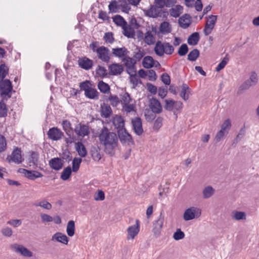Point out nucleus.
Returning a JSON list of instances; mask_svg holds the SVG:
<instances>
[{
  "label": "nucleus",
  "instance_id": "nucleus-1",
  "mask_svg": "<svg viewBox=\"0 0 259 259\" xmlns=\"http://www.w3.org/2000/svg\"><path fill=\"white\" fill-rule=\"evenodd\" d=\"M98 138L105 152L110 156L114 155L118 145L117 135L111 132L107 127L104 126L99 133Z\"/></svg>",
  "mask_w": 259,
  "mask_h": 259
},
{
  "label": "nucleus",
  "instance_id": "nucleus-2",
  "mask_svg": "<svg viewBox=\"0 0 259 259\" xmlns=\"http://www.w3.org/2000/svg\"><path fill=\"white\" fill-rule=\"evenodd\" d=\"M120 103L122 111L126 113L135 111V102L128 93L125 92L120 95Z\"/></svg>",
  "mask_w": 259,
  "mask_h": 259
},
{
  "label": "nucleus",
  "instance_id": "nucleus-3",
  "mask_svg": "<svg viewBox=\"0 0 259 259\" xmlns=\"http://www.w3.org/2000/svg\"><path fill=\"white\" fill-rule=\"evenodd\" d=\"M174 50V47L169 42H162L161 41H157L154 47L155 54L159 57L163 56L164 54L171 55Z\"/></svg>",
  "mask_w": 259,
  "mask_h": 259
},
{
  "label": "nucleus",
  "instance_id": "nucleus-4",
  "mask_svg": "<svg viewBox=\"0 0 259 259\" xmlns=\"http://www.w3.org/2000/svg\"><path fill=\"white\" fill-rule=\"evenodd\" d=\"M79 87L84 91L85 96L90 99L97 100L99 98V92L91 87L89 81L86 80L80 83Z\"/></svg>",
  "mask_w": 259,
  "mask_h": 259
},
{
  "label": "nucleus",
  "instance_id": "nucleus-5",
  "mask_svg": "<svg viewBox=\"0 0 259 259\" xmlns=\"http://www.w3.org/2000/svg\"><path fill=\"white\" fill-rule=\"evenodd\" d=\"M164 108L168 111H179L182 108L183 103L181 101H175L172 99H165L164 100Z\"/></svg>",
  "mask_w": 259,
  "mask_h": 259
},
{
  "label": "nucleus",
  "instance_id": "nucleus-6",
  "mask_svg": "<svg viewBox=\"0 0 259 259\" xmlns=\"http://www.w3.org/2000/svg\"><path fill=\"white\" fill-rule=\"evenodd\" d=\"M201 214V210L195 207H191L185 210L183 218L188 221L199 217Z\"/></svg>",
  "mask_w": 259,
  "mask_h": 259
},
{
  "label": "nucleus",
  "instance_id": "nucleus-7",
  "mask_svg": "<svg viewBox=\"0 0 259 259\" xmlns=\"http://www.w3.org/2000/svg\"><path fill=\"white\" fill-rule=\"evenodd\" d=\"M18 172L23 174L26 178L31 180H34L37 178H41L43 176L39 171L36 170H29L22 168H19Z\"/></svg>",
  "mask_w": 259,
  "mask_h": 259
},
{
  "label": "nucleus",
  "instance_id": "nucleus-8",
  "mask_svg": "<svg viewBox=\"0 0 259 259\" xmlns=\"http://www.w3.org/2000/svg\"><path fill=\"white\" fill-rule=\"evenodd\" d=\"M11 248L16 253H20L25 257H30L32 256L31 251L22 245L17 243L13 244L11 245Z\"/></svg>",
  "mask_w": 259,
  "mask_h": 259
},
{
  "label": "nucleus",
  "instance_id": "nucleus-9",
  "mask_svg": "<svg viewBox=\"0 0 259 259\" xmlns=\"http://www.w3.org/2000/svg\"><path fill=\"white\" fill-rule=\"evenodd\" d=\"M217 20V16L215 15H210L208 17L206 23L205 24L203 32L205 35L207 36L211 33L213 29Z\"/></svg>",
  "mask_w": 259,
  "mask_h": 259
},
{
  "label": "nucleus",
  "instance_id": "nucleus-10",
  "mask_svg": "<svg viewBox=\"0 0 259 259\" xmlns=\"http://www.w3.org/2000/svg\"><path fill=\"white\" fill-rule=\"evenodd\" d=\"M140 223L138 220H136V224L130 226L127 229V240H133L138 235L140 231Z\"/></svg>",
  "mask_w": 259,
  "mask_h": 259
},
{
  "label": "nucleus",
  "instance_id": "nucleus-11",
  "mask_svg": "<svg viewBox=\"0 0 259 259\" xmlns=\"http://www.w3.org/2000/svg\"><path fill=\"white\" fill-rule=\"evenodd\" d=\"M48 138L53 141H58L62 138L63 133L58 128L53 127L50 128L47 133Z\"/></svg>",
  "mask_w": 259,
  "mask_h": 259
},
{
  "label": "nucleus",
  "instance_id": "nucleus-12",
  "mask_svg": "<svg viewBox=\"0 0 259 259\" xmlns=\"http://www.w3.org/2000/svg\"><path fill=\"white\" fill-rule=\"evenodd\" d=\"M149 107L154 114H160L162 111V107L160 102L155 98H152L149 100Z\"/></svg>",
  "mask_w": 259,
  "mask_h": 259
},
{
  "label": "nucleus",
  "instance_id": "nucleus-13",
  "mask_svg": "<svg viewBox=\"0 0 259 259\" xmlns=\"http://www.w3.org/2000/svg\"><path fill=\"white\" fill-rule=\"evenodd\" d=\"M12 90V83L9 79L0 81V90L2 96H8Z\"/></svg>",
  "mask_w": 259,
  "mask_h": 259
},
{
  "label": "nucleus",
  "instance_id": "nucleus-14",
  "mask_svg": "<svg viewBox=\"0 0 259 259\" xmlns=\"http://www.w3.org/2000/svg\"><path fill=\"white\" fill-rule=\"evenodd\" d=\"M97 53L98 58L102 61L105 62H108L109 61V50L107 48L104 46L99 47Z\"/></svg>",
  "mask_w": 259,
  "mask_h": 259
},
{
  "label": "nucleus",
  "instance_id": "nucleus-15",
  "mask_svg": "<svg viewBox=\"0 0 259 259\" xmlns=\"http://www.w3.org/2000/svg\"><path fill=\"white\" fill-rule=\"evenodd\" d=\"M74 131L78 136L81 137L88 136L90 134L89 127L81 123H79L75 126Z\"/></svg>",
  "mask_w": 259,
  "mask_h": 259
},
{
  "label": "nucleus",
  "instance_id": "nucleus-16",
  "mask_svg": "<svg viewBox=\"0 0 259 259\" xmlns=\"http://www.w3.org/2000/svg\"><path fill=\"white\" fill-rule=\"evenodd\" d=\"M144 12L146 16L154 18L161 17L162 14L161 9L154 5L151 6L149 9Z\"/></svg>",
  "mask_w": 259,
  "mask_h": 259
},
{
  "label": "nucleus",
  "instance_id": "nucleus-17",
  "mask_svg": "<svg viewBox=\"0 0 259 259\" xmlns=\"http://www.w3.org/2000/svg\"><path fill=\"white\" fill-rule=\"evenodd\" d=\"M9 162L13 161L17 164L21 163L23 161L20 149L16 148L12 152L11 155L7 157Z\"/></svg>",
  "mask_w": 259,
  "mask_h": 259
},
{
  "label": "nucleus",
  "instance_id": "nucleus-18",
  "mask_svg": "<svg viewBox=\"0 0 259 259\" xmlns=\"http://www.w3.org/2000/svg\"><path fill=\"white\" fill-rule=\"evenodd\" d=\"M117 132L118 137L122 143L130 144V143H133L132 136L127 133L125 128L119 130Z\"/></svg>",
  "mask_w": 259,
  "mask_h": 259
},
{
  "label": "nucleus",
  "instance_id": "nucleus-19",
  "mask_svg": "<svg viewBox=\"0 0 259 259\" xmlns=\"http://www.w3.org/2000/svg\"><path fill=\"white\" fill-rule=\"evenodd\" d=\"M132 124L135 133L138 136L141 135L143 133V129L141 118L136 117L133 119Z\"/></svg>",
  "mask_w": 259,
  "mask_h": 259
},
{
  "label": "nucleus",
  "instance_id": "nucleus-20",
  "mask_svg": "<svg viewBox=\"0 0 259 259\" xmlns=\"http://www.w3.org/2000/svg\"><path fill=\"white\" fill-rule=\"evenodd\" d=\"M112 55L116 57H117L122 60V59L125 58L128 54L129 51L127 49L123 47L122 48H116L112 49Z\"/></svg>",
  "mask_w": 259,
  "mask_h": 259
},
{
  "label": "nucleus",
  "instance_id": "nucleus-21",
  "mask_svg": "<svg viewBox=\"0 0 259 259\" xmlns=\"http://www.w3.org/2000/svg\"><path fill=\"white\" fill-rule=\"evenodd\" d=\"M78 64L81 68L88 70L92 68L93 61L86 57H83L78 59Z\"/></svg>",
  "mask_w": 259,
  "mask_h": 259
},
{
  "label": "nucleus",
  "instance_id": "nucleus-22",
  "mask_svg": "<svg viewBox=\"0 0 259 259\" xmlns=\"http://www.w3.org/2000/svg\"><path fill=\"white\" fill-rule=\"evenodd\" d=\"M109 73L111 75L121 74L124 70L123 66L118 63H113L109 66Z\"/></svg>",
  "mask_w": 259,
  "mask_h": 259
},
{
  "label": "nucleus",
  "instance_id": "nucleus-23",
  "mask_svg": "<svg viewBox=\"0 0 259 259\" xmlns=\"http://www.w3.org/2000/svg\"><path fill=\"white\" fill-rule=\"evenodd\" d=\"M49 165L51 168L55 170H59L63 166V162L61 158L55 157L52 158L49 162Z\"/></svg>",
  "mask_w": 259,
  "mask_h": 259
},
{
  "label": "nucleus",
  "instance_id": "nucleus-24",
  "mask_svg": "<svg viewBox=\"0 0 259 259\" xmlns=\"http://www.w3.org/2000/svg\"><path fill=\"white\" fill-rule=\"evenodd\" d=\"M164 221V216L162 212L160 213L157 220L154 223V228L155 233H160L162 228Z\"/></svg>",
  "mask_w": 259,
  "mask_h": 259
},
{
  "label": "nucleus",
  "instance_id": "nucleus-25",
  "mask_svg": "<svg viewBox=\"0 0 259 259\" xmlns=\"http://www.w3.org/2000/svg\"><path fill=\"white\" fill-rule=\"evenodd\" d=\"M52 240L56 241L64 244H67L69 239L65 234L60 232H57L53 235Z\"/></svg>",
  "mask_w": 259,
  "mask_h": 259
},
{
  "label": "nucleus",
  "instance_id": "nucleus-26",
  "mask_svg": "<svg viewBox=\"0 0 259 259\" xmlns=\"http://www.w3.org/2000/svg\"><path fill=\"white\" fill-rule=\"evenodd\" d=\"M113 124L117 131L119 130L125 129L124 121L121 116L116 115L112 120Z\"/></svg>",
  "mask_w": 259,
  "mask_h": 259
},
{
  "label": "nucleus",
  "instance_id": "nucleus-27",
  "mask_svg": "<svg viewBox=\"0 0 259 259\" xmlns=\"http://www.w3.org/2000/svg\"><path fill=\"white\" fill-rule=\"evenodd\" d=\"M179 23L182 28L184 29L188 28L191 24L190 16L189 15L185 14L179 18Z\"/></svg>",
  "mask_w": 259,
  "mask_h": 259
},
{
  "label": "nucleus",
  "instance_id": "nucleus-28",
  "mask_svg": "<svg viewBox=\"0 0 259 259\" xmlns=\"http://www.w3.org/2000/svg\"><path fill=\"white\" fill-rule=\"evenodd\" d=\"M123 34L128 38H134L135 36V32L134 28L130 25L126 24L125 26L122 28Z\"/></svg>",
  "mask_w": 259,
  "mask_h": 259
},
{
  "label": "nucleus",
  "instance_id": "nucleus-29",
  "mask_svg": "<svg viewBox=\"0 0 259 259\" xmlns=\"http://www.w3.org/2000/svg\"><path fill=\"white\" fill-rule=\"evenodd\" d=\"M75 150L81 157H84L87 154V151L84 145L80 142H78L75 144Z\"/></svg>",
  "mask_w": 259,
  "mask_h": 259
},
{
  "label": "nucleus",
  "instance_id": "nucleus-30",
  "mask_svg": "<svg viewBox=\"0 0 259 259\" xmlns=\"http://www.w3.org/2000/svg\"><path fill=\"white\" fill-rule=\"evenodd\" d=\"M155 61L151 56H147L144 58L142 64L144 68H151L154 66Z\"/></svg>",
  "mask_w": 259,
  "mask_h": 259
},
{
  "label": "nucleus",
  "instance_id": "nucleus-31",
  "mask_svg": "<svg viewBox=\"0 0 259 259\" xmlns=\"http://www.w3.org/2000/svg\"><path fill=\"white\" fill-rule=\"evenodd\" d=\"M231 218L236 221L244 220L246 219V215L243 211L234 210L231 213Z\"/></svg>",
  "mask_w": 259,
  "mask_h": 259
},
{
  "label": "nucleus",
  "instance_id": "nucleus-32",
  "mask_svg": "<svg viewBox=\"0 0 259 259\" xmlns=\"http://www.w3.org/2000/svg\"><path fill=\"white\" fill-rule=\"evenodd\" d=\"M190 89L186 84H183L182 85V91L180 93V96L185 101L187 100L190 94Z\"/></svg>",
  "mask_w": 259,
  "mask_h": 259
},
{
  "label": "nucleus",
  "instance_id": "nucleus-33",
  "mask_svg": "<svg viewBox=\"0 0 259 259\" xmlns=\"http://www.w3.org/2000/svg\"><path fill=\"white\" fill-rule=\"evenodd\" d=\"M62 125L63 130L66 133L67 136H69L72 133L73 128L71 122L68 120H64L62 121Z\"/></svg>",
  "mask_w": 259,
  "mask_h": 259
},
{
  "label": "nucleus",
  "instance_id": "nucleus-34",
  "mask_svg": "<svg viewBox=\"0 0 259 259\" xmlns=\"http://www.w3.org/2000/svg\"><path fill=\"white\" fill-rule=\"evenodd\" d=\"M183 7L180 5H176L175 7L169 10L170 15L175 18L180 16L182 13Z\"/></svg>",
  "mask_w": 259,
  "mask_h": 259
},
{
  "label": "nucleus",
  "instance_id": "nucleus-35",
  "mask_svg": "<svg viewBox=\"0 0 259 259\" xmlns=\"http://www.w3.org/2000/svg\"><path fill=\"white\" fill-rule=\"evenodd\" d=\"M159 30L161 33L165 34L170 33L171 32V28L169 23L167 22L164 21L160 24Z\"/></svg>",
  "mask_w": 259,
  "mask_h": 259
},
{
  "label": "nucleus",
  "instance_id": "nucleus-36",
  "mask_svg": "<svg viewBox=\"0 0 259 259\" xmlns=\"http://www.w3.org/2000/svg\"><path fill=\"white\" fill-rule=\"evenodd\" d=\"M113 21L116 24L117 26H120L122 28L125 26L126 25L127 22L124 19V18L119 15H116L114 16L113 18Z\"/></svg>",
  "mask_w": 259,
  "mask_h": 259
},
{
  "label": "nucleus",
  "instance_id": "nucleus-37",
  "mask_svg": "<svg viewBox=\"0 0 259 259\" xmlns=\"http://www.w3.org/2000/svg\"><path fill=\"white\" fill-rule=\"evenodd\" d=\"M199 40V34L198 32L192 33L188 38V43L190 45H196Z\"/></svg>",
  "mask_w": 259,
  "mask_h": 259
},
{
  "label": "nucleus",
  "instance_id": "nucleus-38",
  "mask_svg": "<svg viewBox=\"0 0 259 259\" xmlns=\"http://www.w3.org/2000/svg\"><path fill=\"white\" fill-rule=\"evenodd\" d=\"M66 232L70 237H72L75 233V223L74 221H69L67 225Z\"/></svg>",
  "mask_w": 259,
  "mask_h": 259
},
{
  "label": "nucleus",
  "instance_id": "nucleus-39",
  "mask_svg": "<svg viewBox=\"0 0 259 259\" xmlns=\"http://www.w3.org/2000/svg\"><path fill=\"white\" fill-rule=\"evenodd\" d=\"M214 189L211 186H207L202 191L203 197L205 199L210 198L214 193Z\"/></svg>",
  "mask_w": 259,
  "mask_h": 259
},
{
  "label": "nucleus",
  "instance_id": "nucleus-40",
  "mask_svg": "<svg viewBox=\"0 0 259 259\" xmlns=\"http://www.w3.org/2000/svg\"><path fill=\"white\" fill-rule=\"evenodd\" d=\"M112 113V109L110 106L105 105L101 107V115L105 118L110 116Z\"/></svg>",
  "mask_w": 259,
  "mask_h": 259
},
{
  "label": "nucleus",
  "instance_id": "nucleus-41",
  "mask_svg": "<svg viewBox=\"0 0 259 259\" xmlns=\"http://www.w3.org/2000/svg\"><path fill=\"white\" fill-rule=\"evenodd\" d=\"M155 39L150 31H147L145 34L144 41L148 45L154 44Z\"/></svg>",
  "mask_w": 259,
  "mask_h": 259
},
{
  "label": "nucleus",
  "instance_id": "nucleus-42",
  "mask_svg": "<svg viewBox=\"0 0 259 259\" xmlns=\"http://www.w3.org/2000/svg\"><path fill=\"white\" fill-rule=\"evenodd\" d=\"M98 88L101 92L105 94L108 93L110 91L109 85L103 81H100L99 82Z\"/></svg>",
  "mask_w": 259,
  "mask_h": 259
},
{
  "label": "nucleus",
  "instance_id": "nucleus-43",
  "mask_svg": "<svg viewBox=\"0 0 259 259\" xmlns=\"http://www.w3.org/2000/svg\"><path fill=\"white\" fill-rule=\"evenodd\" d=\"M72 170L70 166L65 168L62 171L60 178L64 181L67 180L70 177Z\"/></svg>",
  "mask_w": 259,
  "mask_h": 259
},
{
  "label": "nucleus",
  "instance_id": "nucleus-44",
  "mask_svg": "<svg viewBox=\"0 0 259 259\" xmlns=\"http://www.w3.org/2000/svg\"><path fill=\"white\" fill-rule=\"evenodd\" d=\"M122 61L124 62L126 68L135 66L136 63V62L135 61V60L132 58L128 57V55L122 59Z\"/></svg>",
  "mask_w": 259,
  "mask_h": 259
},
{
  "label": "nucleus",
  "instance_id": "nucleus-45",
  "mask_svg": "<svg viewBox=\"0 0 259 259\" xmlns=\"http://www.w3.org/2000/svg\"><path fill=\"white\" fill-rule=\"evenodd\" d=\"M199 56V51L198 49H194L191 51L188 55V60L191 61H195Z\"/></svg>",
  "mask_w": 259,
  "mask_h": 259
},
{
  "label": "nucleus",
  "instance_id": "nucleus-46",
  "mask_svg": "<svg viewBox=\"0 0 259 259\" xmlns=\"http://www.w3.org/2000/svg\"><path fill=\"white\" fill-rule=\"evenodd\" d=\"M229 60V58L228 57V55H226V56L223 59L221 62L218 64L217 67L215 68V71L219 72L222 69H223L228 63Z\"/></svg>",
  "mask_w": 259,
  "mask_h": 259
},
{
  "label": "nucleus",
  "instance_id": "nucleus-47",
  "mask_svg": "<svg viewBox=\"0 0 259 259\" xmlns=\"http://www.w3.org/2000/svg\"><path fill=\"white\" fill-rule=\"evenodd\" d=\"M9 69L5 64L0 65V81L4 80V78L8 73Z\"/></svg>",
  "mask_w": 259,
  "mask_h": 259
},
{
  "label": "nucleus",
  "instance_id": "nucleus-48",
  "mask_svg": "<svg viewBox=\"0 0 259 259\" xmlns=\"http://www.w3.org/2000/svg\"><path fill=\"white\" fill-rule=\"evenodd\" d=\"M108 100L111 105L113 107H116L120 103V99L116 95H110L109 96Z\"/></svg>",
  "mask_w": 259,
  "mask_h": 259
},
{
  "label": "nucleus",
  "instance_id": "nucleus-49",
  "mask_svg": "<svg viewBox=\"0 0 259 259\" xmlns=\"http://www.w3.org/2000/svg\"><path fill=\"white\" fill-rule=\"evenodd\" d=\"M82 161L80 158H74L72 161V171L76 172L79 168L80 164Z\"/></svg>",
  "mask_w": 259,
  "mask_h": 259
},
{
  "label": "nucleus",
  "instance_id": "nucleus-50",
  "mask_svg": "<svg viewBox=\"0 0 259 259\" xmlns=\"http://www.w3.org/2000/svg\"><path fill=\"white\" fill-rule=\"evenodd\" d=\"M185 233L181 230L178 228L176 230V231L173 234V238L175 240H180L183 239L185 237Z\"/></svg>",
  "mask_w": 259,
  "mask_h": 259
},
{
  "label": "nucleus",
  "instance_id": "nucleus-51",
  "mask_svg": "<svg viewBox=\"0 0 259 259\" xmlns=\"http://www.w3.org/2000/svg\"><path fill=\"white\" fill-rule=\"evenodd\" d=\"M34 205L35 206H40L43 208L48 210L51 209L52 207L51 204L45 200L40 201L38 203H36Z\"/></svg>",
  "mask_w": 259,
  "mask_h": 259
},
{
  "label": "nucleus",
  "instance_id": "nucleus-52",
  "mask_svg": "<svg viewBox=\"0 0 259 259\" xmlns=\"http://www.w3.org/2000/svg\"><path fill=\"white\" fill-rule=\"evenodd\" d=\"M103 39L107 43L112 44L114 41L113 33L111 32L105 33L103 36Z\"/></svg>",
  "mask_w": 259,
  "mask_h": 259
},
{
  "label": "nucleus",
  "instance_id": "nucleus-53",
  "mask_svg": "<svg viewBox=\"0 0 259 259\" xmlns=\"http://www.w3.org/2000/svg\"><path fill=\"white\" fill-rule=\"evenodd\" d=\"M7 147L6 139L4 136L0 135V153L4 152Z\"/></svg>",
  "mask_w": 259,
  "mask_h": 259
},
{
  "label": "nucleus",
  "instance_id": "nucleus-54",
  "mask_svg": "<svg viewBox=\"0 0 259 259\" xmlns=\"http://www.w3.org/2000/svg\"><path fill=\"white\" fill-rule=\"evenodd\" d=\"M231 126V121L230 119H228L224 121L223 123L221 126V129L222 131L226 132V133H228V131L230 130Z\"/></svg>",
  "mask_w": 259,
  "mask_h": 259
},
{
  "label": "nucleus",
  "instance_id": "nucleus-55",
  "mask_svg": "<svg viewBox=\"0 0 259 259\" xmlns=\"http://www.w3.org/2000/svg\"><path fill=\"white\" fill-rule=\"evenodd\" d=\"M96 73L100 77H104L107 74V71L104 67L98 66L96 69Z\"/></svg>",
  "mask_w": 259,
  "mask_h": 259
},
{
  "label": "nucleus",
  "instance_id": "nucleus-56",
  "mask_svg": "<svg viewBox=\"0 0 259 259\" xmlns=\"http://www.w3.org/2000/svg\"><path fill=\"white\" fill-rule=\"evenodd\" d=\"M130 82L133 85V88H135L139 84H141L142 81L136 75L130 77Z\"/></svg>",
  "mask_w": 259,
  "mask_h": 259
},
{
  "label": "nucleus",
  "instance_id": "nucleus-57",
  "mask_svg": "<svg viewBox=\"0 0 259 259\" xmlns=\"http://www.w3.org/2000/svg\"><path fill=\"white\" fill-rule=\"evenodd\" d=\"M188 51V48L186 44H184L179 48L178 53L181 56H185Z\"/></svg>",
  "mask_w": 259,
  "mask_h": 259
},
{
  "label": "nucleus",
  "instance_id": "nucleus-58",
  "mask_svg": "<svg viewBox=\"0 0 259 259\" xmlns=\"http://www.w3.org/2000/svg\"><path fill=\"white\" fill-rule=\"evenodd\" d=\"M163 118L161 117H158L155 120L154 125L153 129L156 131H158L162 125Z\"/></svg>",
  "mask_w": 259,
  "mask_h": 259
},
{
  "label": "nucleus",
  "instance_id": "nucleus-59",
  "mask_svg": "<svg viewBox=\"0 0 259 259\" xmlns=\"http://www.w3.org/2000/svg\"><path fill=\"white\" fill-rule=\"evenodd\" d=\"M38 158L39 155L37 153L35 152H32L29 160V162L32 163L34 165H37Z\"/></svg>",
  "mask_w": 259,
  "mask_h": 259
},
{
  "label": "nucleus",
  "instance_id": "nucleus-60",
  "mask_svg": "<svg viewBox=\"0 0 259 259\" xmlns=\"http://www.w3.org/2000/svg\"><path fill=\"white\" fill-rule=\"evenodd\" d=\"M7 115V109L6 104L3 102H0V117L6 116Z\"/></svg>",
  "mask_w": 259,
  "mask_h": 259
},
{
  "label": "nucleus",
  "instance_id": "nucleus-61",
  "mask_svg": "<svg viewBox=\"0 0 259 259\" xmlns=\"http://www.w3.org/2000/svg\"><path fill=\"white\" fill-rule=\"evenodd\" d=\"M40 218L43 223H49L53 221V218L51 215L46 213H41Z\"/></svg>",
  "mask_w": 259,
  "mask_h": 259
},
{
  "label": "nucleus",
  "instance_id": "nucleus-62",
  "mask_svg": "<svg viewBox=\"0 0 259 259\" xmlns=\"http://www.w3.org/2000/svg\"><path fill=\"white\" fill-rule=\"evenodd\" d=\"M92 156L93 159L95 160L99 161L101 159V155L100 154L99 150L96 148L92 150Z\"/></svg>",
  "mask_w": 259,
  "mask_h": 259
},
{
  "label": "nucleus",
  "instance_id": "nucleus-63",
  "mask_svg": "<svg viewBox=\"0 0 259 259\" xmlns=\"http://www.w3.org/2000/svg\"><path fill=\"white\" fill-rule=\"evenodd\" d=\"M62 158L63 159H64L69 162L72 159L70 152L67 150H65L62 153Z\"/></svg>",
  "mask_w": 259,
  "mask_h": 259
},
{
  "label": "nucleus",
  "instance_id": "nucleus-64",
  "mask_svg": "<svg viewBox=\"0 0 259 259\" xmlns=\"http://www.w3.org/2000/svg\"><path fill=\"white\" fill-rule=\"evenodd\" d=\"M94 199L96 201L103 200L105 199V194L102 190H99L98 192L95 194Z\"/></svg>",
  "mask_w": 259,
  "mask_h": 259
}]
</instances>
